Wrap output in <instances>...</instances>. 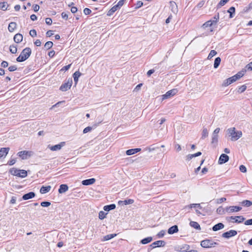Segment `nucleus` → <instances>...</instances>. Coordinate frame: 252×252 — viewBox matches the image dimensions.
Segmentation results:
<instances>
[{
  "label": "nucleus",
  "mask_w": 252,
  "mask_h": 252,
  "mask_svg": "<svg viewBox=\"0 0 252 252\" xmlns=\"http://www.w3.org/2000/svg\"><path fill=\"white\" fill-rule=\"evenodd\" d=\"M213 24V23H212V20H209L207 22H206L203 25L202 27L204 29L212 26Z\"/></svg>",
  "instance_id": "37"
},
{
  "label": "nucleus",
  "mask_w": 252,
  "mask_h": 252,
  "mask_svg": "<svg viewBox=\"0 0 252 252\" xmlns=\"http://www.w3.org/2000/svg\"><path fill=\"white\" fill-rule=\"evenodd\" d=\"M45 23L48 25H50L52 23V20L50 18H46L45 19Z\"/></svg>",
  "instance_id": "58"
},
{
  "label": "nucleus",
  "mask_w": 252,
  "mask_h": 252,
  "mask_svg": "<svg viewBox=\"0 0 252 252\" xmlns=\"http://www.w3.org/2000/svg\"><path fill=\"white\" fill-rule=\"evenodd\" d=\"M92 129V127L91 126H87L86 127V128H85L83 130V133H86L90 131H91V130Z\"/></svg>",
  "instance_id": "57"
},
{
  "label": "nucleus",
  "mask_w": 252,
  "mask_h": 252,
  "mask_svg": "<svg viewBox=\"0 0 252 252\" xmlns=\"http://www.w3.org/2000/svg\"><path fill=\"white\" fill-rule=\"evenodd\" d=\"M165 245V242L162 240L157 241L150 245L151 248H149L148 251H149L152 249L158 247H164Z\"/></svg>",
  "instance_id": "7"
},
{
  "label": "nucleus",
  "mask_w": 252,
  "mask_h": 252,
  "mask_svg": "<svg viewBox=\"0 0 252 252\" xmlns=\"http://www.w3.org/2000/svg\"><path fill=\"white\" fill-rule=\"evenodd\" d=\"M226 200V198L225 197H221L217 200V203L220 204L222 202L225 201Z\"/></svg>",
  "instance_id": "62"
},
{
  "label": "nucleus",
  "mask_w": 252,
  "mask_h": 252,
  "mask_svg": "<svg viewBox=\"0 0 252 252\" xmlns=\"http://www.w3.org/2000/svg\"><path fill=\"white\" fill-rule=\"evenodd\" d=\"M219 19V13H218L217 14L215 15L213 17V20H212L213 24H216Z\"/></svg>",
  "instance_id": "45"
},
{
  "label": "nucleus",
  "mask_w": 252,
  "mask_h": 252,
  "mask_svg": "<svg viewBox=\"0 0 252 252\" xmlns=\"http://www.w3.org/2000/svg\"><path fill=\"white\" fill-rule=\"evenodd\" d=\"M19 177L21 178H25L27 176V172L25 170H19Z\"/></svg>",
  "instance_id": "39"
},
{
  "label": "nucleus",
  "mask_w": 252,
  "mask_h": 252,
  "mask_svg": "<svg viewBox=\"0 0 252 252\" xmlns=\"http://www.w3.org/2000/svg\"><path fill=\"white\" fill-rule=\"evenodd\" d=\"M33 153L32 151H22L19 152L17 155L20 157L22 159H27L33 156Z\"/></svg>",
  "instance_id": "5"
},
{
  "label": "nucleus",
  "mask_w": 252,
  "mask_h": 252,
  "mask_svg": "<svg viewBox=\"0 0 252 252\" xmlns=\"http://www.w3.org/2000/svg\"><path fill=\"white\" fill-rule=\"evenodd\" d=\"M247 89V86L245 85L241 86L239 88L238 92L240 93L244 92Z\"/></svg>",
  "instance_id": "48"
},
{
  "label": "nucleus",
  "mask_w": 252,
  "mask_h": 252,
  "mask_svg": "<svg viewBox=\"0 0 252 252\" xmlns=\"http://www.w3.org/2000/svg\"><path fill=\"white\" fill-rule=\"evenodd\" d=\"M208 136V131L206 128H203L202 133V139H204Z\"/></svg>",
  "instance_id": "36"
},
{
  "label": "nucleus",
  "mask_w": 252,
  "mask_h": 252,
  "mask_svg": "<svg viewBox=\"0 0 252 252\" xmlns=\"http://www.w3.org/2000/svg\"><path fill=\"white\" fill-rule=\"evenodd\" d=\"M237 232L234 230H230L228 231H226L222 234V236L223 238L228 239L231 237H233L236 235Z\"/></svg>",
  "instance_id": "8"
},
{
  "label": "nucleus",
  "mask_w": 252,
  "mask_h": 252,
  "mask_svg": "<svg viewBox=\"0 0 252 252\" xmlns=\"http://www.w3.org/2000/svg\"><path fill=\"white\" fill-rule=\"evenodd\" d=\"M164 234H165V231L161 230L160 231H159L158 233V234H157V236L158 238H162L164 236Z\"/></svg>",
  "instance_id": "55"
},
{
  "label": "nucleus",
  "mask_w": 252,
  "mask_h": 252,
  "mask_svg": "<svg viewBox=\"0 0 252 252\" xmlns=\"http://www.w3.org/2000/svg\"><path fill=\"white\" fill-rule=\"evenodd\" d=\"M64 142H62L60 144L54 146L48 145V148L52 151H58L65 145Z\"/></svg>",
  "instance_id": "10"
},
{
  "label": "nucleus",
  "mask_w": 252,
  "mask_h": 252,
  "mask_svg": "<svg viewBox=\"0 0 252 252\" xmlns=\"http://www.w3.org/2000/svg\"><path fill=\"white\" fill-rule=\"evenodd\" d=\"M241 210L242 207L237 206H232L226 207V211L229 213H231L235 212H239Z\"/></svg>",
  "instance_id": "9"
},
{
  "label": "nucleus",
  "mask_w": 252,
  "mask_h": 252,
  "mask_svg": "<svg viewBox=\"0 0 252 252\" xmlns=\"http://www.w3.org/2000/svg\"><path fill=\"white\" fill-rule=\"evenodd\" d=\"M17 68L16 65H12L8 67V70L10 72H12L17 70Z\"/></svg>",
  "instance_id": "56"
},
{
  "label": "nucleus",
  "mask_w": 252,
  "mask_h": 252,
  "mask_svg": "<svg viewBox=\"0 0 252 252\" xmlns=\"http://www.w3.org/2000/svg\"><path fill=\"white\" fill-rule=\"evenodd\" d=\"M242 206L245 207H250L252 205V202L250 200H245L240 203Z\"/></svg>",
  "instance_id": "30"
},
{
  "label": "nucleus",
  "mask_w": 252,
  "mask_h": 252,
  "mask_svg": "<svg viewBox=\"0 0 252 252\" xmlns=\"http://www.w3.org/2000/svg\"><path fill=\"white\" fill-rule=\"evenodd\" d=\"M239 170H240L241 172H242L243 173H245L247 172V168L245 167V166H244L243 165H241L240 166Z\"/></svg>",
  "instance_id": "53"
},
{
  "label": "nucleus",
  "mask_w": 252,
  "mask_h": 252,
  "mask_svg": "<svg viewBox=\"0 0 252 252\" xmlns=\"http://www.w3.org/2000/svg\"><path fill=\"white\" fill-rule=\"evenodd\" d=\"M229 0H220L218 4V7H220L224 5Z\"/></svg>",
  "instance_id": "44"
},
{
  "label": "nucleus",
  "mask_w": 252,
  "mask_h": 252,
  "mask_svg": "<svg viewBox=\"0 0 252 252\" xmlns=\"http://www.w3.org/2000/svg\"><path fill=\"white\" fill-rule=\"evenodd\" d=\"M107 214L105 213L103 211H100L99 213V219L100 220H103L106 217V215Z\"/></svg>",
  "instance_id": "46"
},
{
  "label": "nucleus",
  "mask_w": 252,
  "mask_h": 252,
  "mask_svg": "<svg viewBox=\"0 0 252 252\" xmlns=\"http://www.w3.org/2000/svg\"><path fill=\"white\" fill-rule=\"evenodd\" d=\"M190 225L191 226H192V227H193L194 228H195L196 229H197V230L201 229L200 225L197 222L191 221L190 222Z\"/></svg>",
  "instance_id": "31"
},
{
  "label": "nucleus",
  "mask_w": 252,
  "mask_h": 252,
  "mask_svg": "<svg viewBox=\"0 0 252 252\" xmlns=\"http://www.w3.org/2000/svg\"><path fill=\"white\" fill-rule=\"evenodd\" d=\"M9 50L11 53L15 54L17 51V46L14 45H10Z\"/></svg>",
  "instance_id": "38"
},
{
  "label": "nucleus",
  "mask_w": 252,
  "mask_h": 252,
  "mask_svg": "<svg viewBox=\"0 0 252 252\" xmlns=\"http://www.w3.org/2000/svg\"><path fill=\"white\" fill-rule=\"evenodd\" d=\"M246 68H247L248 70H252V62L250 63L246 66Z\"/></svg>",
  "instance_id": "63"
},
{
  "label": "nucleus",
  "mask_w": 252,
  "mask_h": 252,
  "mask_svg": "<svg viewBox=\"0 0 252 252\" xmlns=\"http://www.w3.org/2000/svg\"><path fill=\"white\" fill-rule=\"evenodd\" d=\"M141 149L140 148H135V149H129L126 151V154L128 156L132 155L135 153H137L141 151Z\"/></svg>",
  "instance_id": "16"
},
{
  "label": "nucleus",
  "mask_w": 252,
  "mask_h": 252,
  "mask_svg": "<svg viewBox=\"0 0 252 252\" xmlns=\"http://www.w3.org/2000/svg\"><path fill=\"white\" fill-rule=\"evenodd\" d=\"M134 202V200L131 199H128L124 200V205L131 204Z\"/></svg>",
  "instance_id": "47"
},
{
  "label": "nucleus",
  "mask_w": 252,
  "mask_h": 252,
  "mask_svg": "<svg viewBox=\"0 0 252 252\" xmlns=\"http://www.w3.org/2000/svg\"><path fill=\"white\" fill-rule=\"evenodd\" d=\"M6 4V2H0V9L6 10L7 9Z\"/></svg>",
  "instance_id": "43"
},
{
  "label": "nucleus",
  "mask_w": 252,
  "mask_h": 252,
  "mask_svg": "<svg viewBox=\"0 0 252 252\" xmlns=\"http://www.w3.org/2000/svg\"><path fill=\"white\" fill-rule=\"evenodd\" d=\"M152 240L153 238L152 237H148L142 239L140 241V243L143 245H145L150 243Z\"/></svg>",
  "instance_id": "29"
},
{
  "label": "nucleus",
  "mask_w": 252,
  "mask_h": 252,
  "mask_svg": "<svg viewBox=\"0 0 252 252\" xmlns=\"http://www.w3.org/2000/svg\"><path fill=\"white\" fill-rule=\"evenodd\" d=\"M235 8L234 7L232 6L229 8V9L227 10V12L229 13V18H232L234 17V14L235 13Z\"/></svg>",
  "instance_id": "32"
},
{
  "label": "nucleus",
  "mask_w": 252,
  "mask_h": 252,
  "mask_svg": "<svg viewBox=\"0 0 252 252\" xmlns=\"http://www.w3.org/2000/svg\"><path fill=\"white\" fill-rule=\"evenodd\" d=\"M68 189V187L66 184H62L60 186L58 191L60 193H63L66 192Z\"/></svg>",
  "instance_id": "19"
},
{
  "label": "nucleus",
  "mask_w": 252,
  "mask_h": 252,
  "mask_svg": "<svg viewBox=\"0 0 252 252\" xmlns=\"http://www.w3.org/2000/svg\"><path fill=\"white\" fill-rule=\"evenodd\" d=\"M177 92L178 91L176 89H172L171 90L168 91L165 94L162 95V99H167L171 96H173L177 93Z\"/></svg>",
  "instance_id": "11"
},
{
  "label": "nucleus",
  "mask_w": 252,
  "mask_h": 252,
  "mask_svg": "<svg viewBox=\"0 0 252 252\" xmlns=\"http://www.w3.org/2000/svg\"><path fill=\"white\" fill-rule=\"evenodd\" d=\"M224 227V225L222 223L219 222L213 226L212 230L214 231H217L223 228Z\"/></svg>",
  "instance_id": "17"
},
{
  "label": "nucleus",
  "mask_w": 252,
  "mask_h": 252,
  "mask_svg": "<svg viewBox=\"0 0 252 252\" xmlns=\"http://www.w3.org/2000/svg\"><path fill=\"white\" fill-rule=\"evenodd\" d=\"M201 246L205 248H209L214 247L215 245H218V244L212 240L205 239L202 240L201 242Z\"/></svg>",
  "instance_id": "3"
},
{
  "label": "nucleus",
  "mask_w": 252,
  "mask_h": 252,
  "mask_svg": "<svg viewBox=\"0 0 252 252\" xmlns=\"http://www.w3.org/2000/svg\"><path fill=\"white\" fill-rule=\"evenodd\" d=\"M229 158V157L227 155L222 154L220 157L218 162L220 164L225 163L228 161Z\"/></svg>",
  "instance_id": "12"
},
{
  "label": "nucleus",
  "mask_w": 252,
  "mask_h": 252,
  "mask_svg": "<svg viewBox=\"0 0 252 252\" xmlns=\"http://www.w3.org/2000/svg\"><path fill=\"white\" fill-rule=\"evenodd\" d=\"M234 82H235V80L232 76V77H229L228 79H226L225 80H224V81L223 83V85L224 86H227Z\"/></svg>",
  "instance_id": "23"
},
{
  "label": "nucleus",
  "mask_w": 252,
  "mask_h": 252,
  "mask_svg": "<svg viewBox=\"0 0 252 252\" xmlns=\"http://www.w3.org/2000/svg\"><path fill=\"white\" fill-rule=\"evenodd\" d=\"M32 54V50L29 47H26L24 49L21 53L20 56L16 59L18 62H24L27 60Z\"/></svg>",
  "instance_id": "2"
},
{
  "label": "nucleus",
  "mask_w": 252,
  "mask_h": 252,
  "mask_svg": "<svg viewBox=\"0 0 252 252\" xmlns=\"http://www.w3.org/2000/svg\"><path fill=\"white\" fill-rule=\"evenodd\" d=\"M9 172L12 175L17 176L19 177V170L15 168H12L10 169Z\"/></svg>",
  "instance_id": "33"
},
{
  "label": "nucleus",
  "mask_w": 252,
  "mask_h": 252,
  "mask_svg": "<svg viewBox=\"0 0 252 252\" xmlns=\"http://www.w3.org/2000/svg\"><path fill=\"white\" fill-rule=\"evenodd\" d=\"M179 231L178 227L177 225H174L170 227L167 231V232L169 234H173L175 233H177Z\"/></svg>",
  "instance_id": "15"
},
{
  "label": "nucleus",
  "mask_w": 252,
  "mask_h": 252,
  "mask_svg": "<svg viewBox=\"0 0 252 252\" xmlns=\"http://www.w3.org/2000/svg\"><path fill=\"white\" fill-rule=\"evenodd\" d=\"M244 224L246 225H252V219L248 220L245 221Z\"/></svg>",
  "instance_id": "60"
},
{
  "label": "nucleus",
  "mask_w": 252,
  "mask_h": 252,
  "mask_svg": "<svg viewBox=\"0 0 252 252\" xmlns=\"http://www.w3.org/2000/svg\"><path fill=\"white\" fill-rule=\"evenodd\" d=\"M218 135L212 134L211 144L214 145V147H216L217 145L218 142Z\"/></svg>",
  "instance_id": "24"
},
{
  "label": "nucleus",
  "mask_w": 252,
  "mask_h": 252,
  "mask_svg": "<svg viewBox=\"0 0 252 252\" xmlns=\"http://www.w3.org/2000/svg\"><path fill=\"white\" fill-rule=\"evenodd\" d=\"M10 150L9 148H1L0 150V158L2 157L3 156L5 157L9 151Z\"/></svg>",
  "instance_id": "18"
},
{
  "label": "nucleus",
  "mask_w": 252,
  "mask_h": 252,
  "mask_svg": "<svg viewBox=\"0 0 252 252\" xmlns=\"http://www.w3.org/2000/svg\"><path fill=\"white\" fill-rule=\"evenodd\" d=\"M119 8L117 7L116 5L113 6L107 12V15L108 16H110L113 14Z\"/></svg>",
  "instance_id": "26"
},
{
  "label": "nucleus",
  "mask_w": 252,
  "mask_h": 252,
  "mask_svg": "<svg viewBox=\"0 0 252 252\" xmlns=\"http://www.w3.org/2000/svg\"><path fill=\"white\" fill-rule=\"evenodd\" d=\"M53 43L52 41H47L44 45V47L47 50H48L52 47Z\"/></svg>",
  "instance_id": "40"
},
{
  "label": "nucleus",
  "mask_w": 252,
  "mask_h": 252,
  "mask_svg": "<svg viewBox=\"0 0 252 252\" xmlns=\"http://www.w3.org/2000/svg\"><path fill=\"white\" fill-rule=\"evenodd\" d=\"M17 24L15 22H11L9 23L8 30L10 32H13L16 28Z\"/></svg>",
  "instance_id": "25"
},
{
  "label": "nucleus",
  "mask_w": 252,
  "mask_h": 252,
  "mask_svg": "<svg viewBox=\"0 0 252 252\" xmlns=\"http://www.w3.org/2000/svg\"><path fill=\"white\" fill-rule=\"evenodd\" d=\"M81 75V73L79 71H75L73 74L74 81L75 84H77L79 77Z\"/></svg>",
  "instance_id": "27"
},
{
  "label": "nucleus",
  "mask_w": 252,
  "mask_h": 252,
  "mask_svg": "<svg viewBox=\"0 0 252 252\" xmlns=\"http://www.w3.org/2000/svg\"><path fill=\"white\" fill-rule=\"evenodd\" d=\"M92 11L88 8H85L84 9V13L85 15H89L91 13Z\"/></svg>",
  "instance_id": "59"
},
{
  "label": "nucleus",
  "mask_w": 252,
  "mask_h": 252,
  "mask_svg": "<svg viewBox=\"0 0 252 252\" xmlns=\"http://www.w3.org/2000/svg\"><path fill=\"white\" fill-rule=\"evenodd\" d=\"M95 182V179L94 178H91L82 181V184L84 186H88L93 184Z\"/></svg>",
  "instance_id": "14"
},
{
  "label": "nucleus",
  "mask_w": 252,
  "mask_h": 252,
  "mask_svg": "<svg viewBox=\"0 0 252 252\" xmlns=\"http://www.w3.org/2000/svg\"><path fill=\"white\" fill-rule=\"evenodd\" d=\"M35 196L34 192H30L28 193L25 194L22 196V199L24 200H28L33 198Z\"/></svg>",
  "instance_id": "13"
},
{
  "label": "nucleus",
  "mask_w": 252,
  "mask_h": 252,
  "mask_svg": "<svg viewBox=\"0 0 252 252\" xmlns=\"http://www.w3.org/2000/svg\"><path fill=\"white\" fill-rule=\"evenodd\" d=\"M221 62V59L220 57H217L215 59L214 64V67L215 68H217Z\"/></svg>",
  "instance_id": "34"
},
{
  "label": "nucleus",
  "mask_w": 252,
  "mask_h": 252,
  "mask_svg": "<svg viewBox=\"0 0 252 252\" xmlns=\"http://www.w3.org/2000/svg\"><path fill=\"white\" fill-rule=\"evenodd\" d=\"M30 34L32 37H35L37 35L36 31L34 29L30 31Z\"/></svg>",
  "instance_id": "51"
},
{
  "label": "nucleus",
  "mask_w": 252,
  "mask_h": 252,
  "mask_svg": "<svg viewBox=\"0 0 252 252\" xmlns=\"http://www.w3.org/2000/svg\"><path fill=\"white\" fill-rule=\"evenodd\" d=\"M227 134L229 136L231 137V140L235 141L237 140L242 136L241 131H236L235 127H231L228 128L227 131Z\"/></svg>",
  "instance_id": "1"
},
{
  "label": "nucleus",
  "mask_w": 252,
  "mask_h": 252,
  "mask_svg": "<svg viewBox=\"0 0 252 252\" xmlns=\"http://www.w3.org/2000/svg\"><path fill=\"white\" fill-rule=\"evenodd\" d=\"M115 208L116 205L115 204H111L110 205L104 206L103 207V209L105 211H109L110 210L115 209Z\"/></svg>",
  "instance_id": "28"
},
{
  "label": "nucleus",
  "mask_w": 252,
  "mask_h": 252,
  "mask_svg": "<svg viewBox=\"0 0 252 252\" xmlns=\"http://www.w3.org/2000/svg\"><path fill=\"white\" fill-rule=\"evenodd\" d=\"M217 213L220 215L224 214L226 211V208L224 209L222 207H219L216 211Z\"/></svg>",
  "instance_id": "35"
},
{
  "label": "nucleus",
  "mask_w": 252,
  "mask_h": 252,
  "mask_svg": "<svg viewBox=\"0 0 252 252\" xmlns=\"http://www.w3.org/2000/svg\"><path fill=\"white\" fill-rule=\"evenodd\" d=\"M51 205V203L48 201H43L41 203V205L42 207H48Z\"/></svg>",
  "instance_id": "52"
},
{
  "label": "nucleus",
  "mask_w": 252,
  "mask_h": 252,
  "mask_svg": "<svg viewBox=\"0 0 252 252\" xmlns=\"http://www.w3.org/2000/svg\"><path fill=\"white\" fill-rule=\"evenodd\" d=\"M51 189V187L50 186H42L40 189V192L42 194L46 193L48 192H49Z\"/></svg>",
  "instance_id": "22"
},
{
  "label": "nucleus",
  "mask_w": 252,
  "mask_h": 252,
  "mask_svg": "<svg viewBox=\"0 0 252 252\" xmlns=\"http://www.w3.org/2000/svg\"><path fill=\"white\" fill-rule=\"evenodd\" d=\"M116 236V234H109L104 237V240L107 241L113 238Z\"/></svg>",
  "instance_id": "41"
},
{
  "label": "nucleus",
  "mask_w": 252,
  "mask_h": 252,
  "mask_svg": "<svg viewBox=\"0 0 252 252\" xmlns=\"http://www.w3.org/2000/svg\"><path fill=\"white\" fill-rule=\"evenodd\" d=\"M217 54V52L215 50H212L210 51L207 59L208 60L211 59L213 57L215 56Z\"/></svg>",
  "instance_id": "42"
},
{
  "label": "nucleus",
  "mask_w": 252,
  "mask_h": 252,
  "mask_svg": "<svg viewBox=\"0 0 252 252\" xmlns=\"http://www.w3.org/2000/svg\"><path fill=\"white\" fill-rule=\"evenodd\" d=\"M126 0H120L116 4V5L120 9L124 5V2Z\"/></svg>",
  "instance_id": "50"
},
{
  "label": "nucleus",
  "mask_w": 252,
  "mask_h": 252,
  "mask_svg": "<svg viewBox=\"0 0 252 252\" xmlns=\"http://www.w3.org/2000/svg\"><path fill=\"white\" fill-rule=\"evenodd\" d=\"M62 17L64 19L67 20L68 19V14L65 12H62Z\"/></svg>",
  "instance_id": "64"
},
{
  "label": "nucleus",
  "mask_w": 252,
  "mask_h": 252,
  "mask_svg": "<svg viewBox=\"0 0 252 252\" xmlns=\"http://www.w3.org/2000/svg\"><path fill=\"white\" fill-rule=\"evenodd\" d=\"M23 35L20 33H17L14 36V40L16 43H20L23 40Z\"/></svg>",
  "instance_id": "20"
},
{
  "label": "nucleus",
  "mask_w": 252,
  "mask_h": 252,
  "mask_svg": "<svg viewBox=\"0 0 252 252\" xmlns=\"http://www.w3.org/2000/svg\"><path fill=\"white\" fill-rule=\"evenodd\" d=\"M72 84V80L71 78L68 79L67 81L63 84L60 88V90L63 92H65L70 88Z\"/></svg>",
  "instance_id": "6"
},
{
  "label": "nucleus",
  "mask_w": 252,
  "mask_h": 252,
  "mask_svg": "<svg viewBox=\"0 0 252 252\" xmlns=\"http://www.w3.org/2000/svg\"><path fill=\"white\" fill-rule=\"evenodd\" d=\"M245 220V218L242 216H231V217H227L226 218V220L227 221H230L232 220H233L232 222L235 223H242L243 222V221Z\"/></svg>",
  "instance_id": "4"
},
{
  "label": "nucleus",
  "mask_w": 252,
  "mask_h": 252,
  "mask_svg": "<svg viewBox=\"0 0 252 252\" xmlns=\"http://www.w3.org/2000/svg\"><path fill=\"white\" fill-rule=\"evenodd\" d=\"M170 3L171 11L174 13H177L178 12V8H177V5L176 2L174 1H170Z\"/></svg>",
  "instance_id": "21"
},
{
  "label": "nucleus",
  "mask_w": 252,
  "mask_h": 252,
  "mask_svg": "<svg viewBox=\"0 0 252 252\" xmlns=\"http://www.w3.org/2000/svg\"><path fill=\"white\" fill-rule=\"evenodd\" d=\"M8 65V63L6 61H2L1 63V66L4 68L7 67Z\"/></svg>",
  "instance_id": "61"
},
{
  "label": "nucleus",
  "mask_w": 252,
  "mask_h": 252,
  "mask_svg": "<svg viewBox=\"0 0 252 252\" xmlns=\"http://www.w3.org/2000/svg\"><path fill=\"white\" fill-rule=\"evenodd\" d=\"M246 71V69H243V70H241L240 71H239L237 73V76H238L240 78H241L242 77H243Z\"/></svg>",
  "instance_id": "49"
},
{
  "label": "nucleus",
  "mask_w": 252,
  "mask_h": 252,
  "mask_svg": "<svg viewBox=\"0 0 252 252\" xmlns=\"http://www.w3.org/2000/svg\"><path fill=\"white\" fill-rule=\"evenodd\" d=\"M189 207L190 208H191L192 207H194V208H195V207H197V208H199V209H201L202 207L201 206H200V204H191L189 206Z\"/></svg>",
  "instance_id": "54"
}]
</instances>
